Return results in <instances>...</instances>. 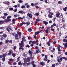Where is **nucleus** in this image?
Returning <instances> with one entry per match:
<instances>
[{"mask_svg":"<svg viewBox=\"0 0 67 67\" xmlns=\"http://www.w3.org/2000/svg\"><path fill=\"white\" fill-rule=\"evenodd\" d=\"M19 46L20 47L19 48V49H22L23 51L24 49L23 48V47H24V43H23V41H21V43L19 44Z\"/></svg>","mask_w":67,"mask_h":67,"instance_id":"1","label":"nucleus"},{"mask_svg":"<svg viewBox=\"0 0 67 67\" xmlns=\"http://www.w3.org/2000/svg\"><path fill=\"white\" fill-rule=\"evenodd\" d=\"M8 28H9V29H12V27L11 26L9 25L7 27V30L8 32H10V30L8 29Z\"/></svg>","mask_w":67,"mask_h":67,"instance_id":"2","label":"nucleus"},{"mask_svg":"<svg viewBox=\"0 0 67 67\" xmlns=\"http://www.w3.org/2000/svg\"><path fill=\"white\" fill-rule=\"evenodd\" d=\"M60 15V13L59 12H58L56 14V15L57 16V17H58V18H60V16H59Z\"/></svg>","mask_w":67,"mask_h":67,"instance_id":"3","label":"nucleus"},{"mask_svg":"<svg viewBox=\"0 0 67 67\" xmlns=\"http://www.w3.org/2000/svg\"><path fill=\"white\" fill-rule=\"evenodd\" d=\"M15 39H16V40H18V39H19V38H18V36H19V35L18 34H16L15 35Z\"/></svg>","mask_w":67,"mask_h":67,"instance_id":"4","label":"nucleus"},{"mask_svg":"<svg viewBox=\"0 0 67 67\" xmlns=\"http://www.w3.org/2000/svg\"><path fill=\"white\" fill-rule=\"evenodd\" d=\"M17 34L19 36V38H20V36L21 35V32H19V31H18L17 32Z\"/></svg>","mask_w":67,"mask_h":67,"instance_id":"5","label":"nucleus"},{"mask_svg":"<svg viewBox=\"0 0 67 67\" xmlns=\"http://www.w3.org/2000/svg\"><path fill=\"white\" fill-rule=\"evenodd\" d=\"M29 53L30 54H31L30 56H32V54H33V52L32 51H31L30 50L29 51Z\"/></svg>","mask_w":67,"mask_h":67,"instance_id":"6","label":"nucleus"},{"mask_svg":"<svg viewBox=\"0 0 67 67\" xmlns=\"http://www.w3.org/2000/svg\"><path fill=\"white\" fill-rule=\"evenodd\" d=\"M43 23L45 25H47V24H48V22H46L45 21H43Z\"/></svg>","mask_w":67,"mask_h":67,"instance_id":"7","label":"nucleus"},{"mask_svg":"<svg viewBox=\"0 0 67 67\" xmlns=\"http://www.w3.org/2000/svg\"><path fill=\"white\" fill-rule=\"evenodd\" d=\"M63 45H64L65 47L66 48H67V43H65L64 42L63 43Z\"/></svg>","mask_w":67,"mask_h":67,"instance_id":"8","label":"nucleus"},{"mask_svg":"<svg viewBox=\"0 0 67 67\" xmlns=\"http://www.w3.org/2000/svg\"><path fill=\"white\" fill-rule=\"evenodd\" d=\"M47 55H45V58L44 59V61H47Z\"/></svg>","mask_w":67,"mask_h":67,"instance_id":"9","label":"nucleus"},{"mask_svg":"<svg viewBox=\"0 0 67 67\" xmlns=\"http://www.w3.org/2000/svg\"><path fill=\"white\" fill-rule=\"evenodd\" d=\"M27 15L28 16H29V17L30 18H32V14H30L29 13H28L27 14Z\"/></svg>","mask_w":67,"mask_h":67,"instance_id":"10","label":"nucleus"},{"mask_svg":"<svg viewBox=\"0 0 67 67\" xmlns=\"http://www.w3.org/2000/svg\"><path fill=\"white\" fill-rule=\"evenodd\" d=\"M4 23V21L3 20L0 21V25H2Z\"/></svg>","mask_w":67,"mask_h":67,"instance_id":"11","label":"nucleus"},{"mask_svg":"<svg viewBox=\"0 0 67 67\" xmlns=\"http://www.w3.org/2000/svg\"><path fill=\"white\" fill-rule=\"evenodd\" d=\"M67 7H65V8H63V10L64 11H67Z\"/></svg>","mask_w":67,"mask_h":67,"instance_id":"12","label":"nucleus"},{"mask_svg":"<svg viewBox=\"0 0 67 67\" xmlns=\"http://www.w3.org/2000/svg\"><path fill=\"white\" fill-rule=\"evenodd\" d=\"M7 35L5 34H4L3 35V37H4V38H5V37H7Z\"/></svg>","mask_w":67,"mask_h":67,"instance_id":"13","label":"nucleus"},{"mask_svg":"<svg viewBox=\"0 0 67 67\" xmlns=\"http://www.w3.org/2000/svg\"><path fill=\"white\" fill-rule=\"evenodd\" d=\"M40 33V31H37L35 33V35H38Z\"/></svg>","mask_w":67,"mask_h":67,"instance_id":"14","label":"nucleus"},{"mask_svg":"<svg viewBox=\"0 0 67 67\" xmlns=\"http://www.w3.org/2000/svg\"><path fill=\"white\" fill-rule=\"evenodd\" d=\"M48 16L49 18H52L53 17V16L50 14L48 15Z\"/></svg>","mask_w":67,"mask_h":67,"instance_id":"15","label":"nucleus"},{"mask_svg":"<svg viewBox=\"0 0 67 67\" xmlns=\"http://www.w3.org/2000/svg\"><path fill=\"white\" fill-rule=\"evenodd\" d=\"M18 64L19 65H23V64L21 63V62L20 61L19 62Z\"/></svg>","mask_w":67,"mask_h":67,"instance_id":"16","label":"nucleus"},{"mask_svg":"<svg viewBox=\"0 0 67 67\" xmlns=\"http://www.w3.org/2000/svg\"><path fill=\"white\" fill-rule=\"evenodd\" d=\"M3 48L5 49H6L7 48V46H4L3 47Z\"/></svg>","mask_w":67,"mask_h":67,"instance_id":"17","label":"nucleus"},{"mask_svg":"<svg viewBox=\"0 0 67 67\" xmlns=\"http://www.w3.org/2000/svg\"><path fill=\"white\" fill-rule=\"evenodd\" d=\"M48 12L50 14H51V15H54V14L52 12H51L50 10Z\"/></svg>","mask_w":67,"mask_h":67,"instance_id":"18","label":"nucleus"},{"mask_svg":"<svg viewBox=\"0 0 67 67\" xmlns=\"http://www.w3.org/2000/svg\"><path fill=\"white\" fill-rule=\"evenodd\" d=\"M28 31H29V32H31V31H32V29H31L30 28H29Z\"/></svg>","mask_w":67,"mask_h":67,"instance_id":"19","label":"nucleus"},{"mask_svg":"<svg viewBox=\"0 0 67 67\" xmlns=\"http://www.w3.org/2000/svg\"><path fill=\"white\" fill-rule=\"evenodd\" d=\"M24 13V12L22 11V10H20L18 12L19 13Z\"/></svg>","mask_w":67,"mask_h":67,"instance_id":"20","label":"nucleus"},{"mask_svg":"<svg viewBox=\"0 0 67 67\" xmlns=\"http://www.w3.org/2000/svg\"><path fill=\"white\" fill-rule=\"evenodd\" d=\"M30 24V23L29 21H28L27 22V26L29 25Z\"/></svg>","mask_w":67,"mask_h":67,"instance_id":"21","label":"nucleus"},{"mask_svg":"<svg viewBox=\"0 0 67 67\" xmlns=\"http://www.w3.org/2000/svg\"><path fill=\"white\" fill-rule=\"evenodd\" d=\"M14 20H15V19H13L12 20L13 23V24H15Z\"/></svg>","mask_w":67,"mask_h":67,"instance_id":"22","label":"nucleus"},{"mask_svg":"<svg viewBox=\"0 0 67 67\" xmlns=\"http://www.w3.org/2000/svg\"><path fill=\"white\" fill-rule=\"evenodd\" d=\"M22 41H23L24 42H25L26 41V40H25V38H22Z\"/></svg>","mask_w":67,"mask_h":67,"instance_id":"23","label":"nucleus"},{"mask_svg":"<svg viewBox=\"0 0 67 67\" xmlns=\"http://www.w3.org/2000/svg\"><path fill=\"white\" fill-rule=\"evenodd\" d=\"M48 29H47L45 30V32L46 33H48Z\"/></svg>","mask_w":67,"mask_h":67,"instance_id":"24","label":"nucleus"},{"mask_svg":"<svg viewBox=\"0 0 67 67\" xmlns=\"http://www.w3.org/2000/svg\"><path fill=\"white\" fill-rule=\"evenodd\" d=\"M25 8V7L24 5H23L21 7V9H24V8Z\"/></svg>","mask_w":67,"mask_h":67,"instance_id":"25","label":"nucleus"},{"mask_svg":"<svg viewBox=\"0 0 67 67\" xmlns=\"http://www.w3.org/2000/svg\"><path fill=\"white\" fill-rule=\"evenodd\" d=\"M19 60H20V57H19L17 59V61H16V62H18V61H19Z\"/></svg>","mask_w":67,"mask_h":67,"instance_id":"26","label":"nucleus"},{"mask_svg":"<svg viewBox=\"0 0 67 67\" xmlns=\"http://www.w3.org/2000/svg\"><path fill=\"white\" fill-rule=\"evenodd\" d=\"M62 2L61 1H59L58 2V4H62Z\"/></svg>","mask_w":67,"mask_h":67,"instance_id":"27","label":"nucleus"},{"mask_svg":"<svg viewBox=\"0 0 67 67\" xmlns=\"http://www.w3.org/2000/svg\"><path fill=\"white\" fill-rule=\"evenodd\" d=\"M18 2L19 3H22V2H23V1L21 0H20L18 1Z\"/></svg>","mask_w":67,"mask_h":67,"instance_id":"28","label":"nucleus"},{"mask_svg":"<svg viewBox=\"0 0 67 67\" xmlns=\"http://www.w3.org/2000/svg\"><path fill=\"white\" fill-rule=\"evenodd\" d=\"M66 40H67V39H64L63 40V41L64 42H66Z\"/></svg>","mask_w":67,"mask_h":67,"instance_id":"29","label":"nucleus"},{"mask_svg":"<svg viewBox=\"0 0 67 67\" xmlns=\"http://www.w3.org/2000/svg\"><path fill=\"white\" fill-rule=\"evenodd\" d=\"M5 56H6V55H5V54H4L3 55V57L4 58H5Z\"/></svg>","mask_w":67,"mask_h":67,"instance_id":"30","label":"nucleus"},{"mask_svg":"<svg viewBox=\"0 0 67 67\" xmlns=\"http://www.w3.org/2000/svg\"><path fill=\"white\" fill-rule=\"evenodd\" d=\"M31 5H32V6H33V5H36V3H35L34 4V3H32L31 4Z\"/></svg>","mask_w":67,"mask_h":67,"instance_id":"31","label":"nucleus"},{"mask_svg":"<svg viewBox=\"0 0 67 67\" xmlns=\"http://www.w3.org/2000/svg\"><path fill=\"white\" fill-rule=\"evenodd\" d=\"M9 61H13L14 60L12 59H9Z\"/></svg>","mask_w":67,"mask_h":67,"instance_id":"32","label":"nucleus"},{"mask_svg":"<svg viewBox=\"0 0 67 67\" xmlns=\"http://www.w3.org/2000/svg\"><path fill=\"white\" fill-rule=\"evenodd\" d=\"M11 18V16H9L7 17V19H10Z\"/></svg>","mask_w":67,"mask_h":67,"instance_id":"33","label":"nucleus"},{"mask_svg":"<svg viewBox=\"0 0 67 67\" xmlns=\"http://www.w3.org/2000/svg\"><path fill=\"white\" fill-rule=\"evenodd\" d=\"M38 15H39V13H36L35 14V15H36V16H38Z\"/></svg>","mask_w":67,"mask_h":67,"instance_id":"34","label":"nucleus"},{"mask_svg":"<svg viewBox=\"0 0 67 67\" xmlns=\"http://www.w3.org/2000/svg\"><path fill=\"white\" fill-rule=\"evenodd\" d=\"M8 42H9V40H5V43H8Z\"/></svg>","mask_w":67,"mask_h":67,"instance_id":"35","label":"nucleus"},{"mask_svg":"<svg viewBox=\"0 0 67 67\" xmlns=\"http://www.w3.org/2000/svg\"><path fill=\"white\" fill-rule=\"evenodd\" d=\"M27 59L28 61L29 62H30V58H27Z\"/></svg>","mask_w":67,"mask_h":67,"instance_id":"36","label":"nucleus"},{"mask_svg":"<svg viewBox=\"0 0 67 67\" xmlns=\"http://www.w3.org/2000/svg\"><path fill=\"white\" fill-rule=\"evenodd\" d=\"M12 55L13 57H15V54L13 53L12 54Z\"/></svg>","mask_w":67,"mask_h":67,"instance_id":"37","label":"nucleus"},{"mask_svg":"<svg viewBox=\"0 0 67 67\" xmlns=\"http://www.w3.org/2000/svg\"><path fill=\"white\" fill-rule=\"evenodd\" d=\"M9 10H13V8H9Z\"/></svg>","mask_w":67,"mask_h":67,"instance_id":"38","label":"nucleus"},{"mask_svg":"<svg viewBox=\"0 0 67 67\" xmlns=\"http://www.w3.org/2000/svg\"><path fill=\"white\" fill-rule=\"evenodd\" d=\"M57 60L58 62V63H60L61 62V61H60V60H59V59H57Z\"/></svg>","mask_w":67,"mask_h":67,"instance_id":"39","label":"nucleus"},{"mask_svg":"<svg viewBox=\"0 0 67 67\" xmlns=\"http://www.w3.org/2000/svg\"><path fill=\"white\" fill-rule=\"evenodd\" d=\"M41 65H44V63L42 62H41L40 63Z\"/></svg>","mask_w":67,"mask_h":67,"instance_id":"40","label":"nucleus"},{"mask_svg":"<svg viewBox=\"0 0 67 67\" xmlns=\"http://www.w3.org/2000/svg\"><path fill=\"white\" fill-rule=\"evenodd\" d=\"M2 60L3 61V62H4V61H5V58H3L2 59Z\"/></svg>","mask_w":67,"mask_h":67,"instance_id":"41","label":"nucleus"},{"mask_svg":"<svg viewBox=\"0 0 67 67\" xmlns=\"http://www.w3.org/2000/svg\"><path fill=\"white\" fill-rule=\"evenodd\" d=\"M30 58L31 59H33V57L32 56H30Z\"/></svg>","mask_w":67,"mask_h":67,"instance_id":"42","label":"nucleus"},{"mask_svg":"<svg viewBox=\"0 0 67 67\" xmlns=\"http://www.w3.org/2000/svg\"><path fill=\"white\" fill-rule=\"evenodd\" d=\"M23 23H21L19 25V26H22V25H23Z\"/></svg>","mask_w":67,"mask_h":67,"instance_id":"43","label":"nucleus"},{"mask_svg":"<svg viewBox=\"0 0 67 67\" xmlns=\"http://www.w3.org/2000/svg\"><path fill=\"white\" fill-rule=\"evenodd\" d=\"M32 44H36V41H33L32 42Z\"/></svg>","mask_w":67,"mask_h":67,"instance_id":"44","label":"nucleus"},{"mask_svg":"<svg viewBox=\"0 0 67 67\" xmlns=\"http://www.w3.org/2000/svg\"><path fill=\"white\" fill-rule=\"evenodd\" d=\"M16 48V46H15L14 47L13 49L14 50H15V49Z\"/></svg>","mask_w":67,"mask_h":67,"instance_id":"45","label":"nucleus"},{"mask_svg":"<svg viewBox=\"0 0 67 67\" xmlns=\"http://www.w3.org/2000/svg\"><path fill=\"white\" fill-rule=\"evenodd\" d=\"M62 58L64 59H65V60H67V58L65 57H62Z\"/></svg>","mask_w":67,"mask_h":67,"instance_id":"46","label":"nucleus"},{"mask_svg":"<svg viewBox=\"0 0 67 67\" xmlns=\"http://www.w3.org/2000/svg\"><path fill=\"white\" fill-rule=\"evenodd\" d=\"M13 64L14 65H16V64H17V63H16V62H14L13 63Z\"/></svg>","mask_w":67,"mask_h":67,"instance_id":"47","label":"nucleus"},{"mask_svg":"<svg viewBox=\"0 0 67 67\" xmlns=\"http://www.w3.org/2000/svg\"><path fill=\"white\" fill-rule=\"evenodd\" d=\"M58 51H59V52H60V51H61L60 49V48H58Z\"/></svg>","mask_w":67,"mask_h":67,"instance_id":"48","label":"nucleus"},{"mask_svg":"<svg viewBox=\"0 0 67 67\" xmlns=\"http://www.w3.org/2000/svg\"><path fill=\"white\" fill-rule=\"evenodd\" d=\"M4 39V38L2 37H1V38H0V40H3Z\"/></svg>","mask_w":67,"mask_h":67,"instance_id":"49","label":"nucleus"},{"mask_svg":"<svg viewBox=\"0 0 67 67\" xmlns=\"http://www.w3.org/2000/svg\"><path fill=\"white\" fill-rule=\"evenodd\" d=\"M23 18H22L21 17H18V19L19 20H20V19H23Z\"/></svg>","mask_w":67,"mask_h":67,"instance_id":"50","label":"nucleus"},{"mask_svg":"<svg viewBox=\"0 0 67 67\" xmlns=\"http://www.w3.org/2000/svg\"><path fill=\"white\" fill-rule=\"evenodd\" d=\"M16 34L15 33H13V34H12V35H13V36H15L16 35Z\"/></svg>","mask_w":67,"mask_h":67,"instance_id":"51","label":"nucleus"},{"mask_svg":"<svg viewBox=\"0 0 67 67\" xmlns=\"http://www.w3.org/2000/svg\"><path fill=\"white\" fill-rule=\"evenodd\" d=\"M34 64V61L32 62H31V65H33Z\"/></svg>","mask_w":67,"mask_h":67,"instance_id":"52","label":"nucleus"},{"mask_svg":"<svg viewBox=\"0 0 67 67\" xmlns=\"http://www.w3.org/2000/svg\"><path fill=\"white\" fill-rule=\"evenodd\" d=\"M36 21H40V20L38 19H37L36 20Z\"/></svg>","mask_w":67,"mask_h":67,"instance_id":"53","label":"nucleus"},{"mask_svg":"<svg viewBox=\"0 0 67 67\" xmlns=\"http://www.w3.org/2000/svg\"><path fill=\"white\" fill-rule=\"evenodd\" d=\"M9 3H10V2L9 1H7L5 2L6 4H8Z\"/></svg>","mask_w":67,"mask_h":67,"instance_id":"54","label":"nucleus"},{"mask_svg":"<svg viewBox=\"0 0 67 67\" xmlns=\"http://www.w3.org/2000/svg\"><path fill=\"white\" fill-rule=\"evenodd\" d=\"M2 18L4 19H5V16H3L2 17Z\"/></svg>","mask_w":67,"mask_h":67,"instance_id":"55","label":"nucleus"},{"mask_svg":"<svg viewBox=\"0 0 67 67\" xmlns=\"http://www.w3.org/2000/svg\"><path fill=\"white\" fill-rule=\"evenodd\" d=\"M4 15H5L6 16H7V15H8V14L6 13H4Z\"/></svg>","mask_w":67,"mask_h":67,"instance_id":"56","label":"nucleus"},{"mask_svg":"<svg viewBox=\"0 0 67 67\" xmlns=\"http://www.w3.org/2000/svg\"><path fill=\"white\" fill-rule=\"evenodd\" d=\"M30 46L31 47H33V46H34V44H33V43H32L30 45Z\"/></svg>","mask_w":67,"mask_h":67,"instance_id":"57","label":"nucleus"},{"mask_svg":"<svg viewBox=\"0 0 67 67\" xmlns=\"http://www.w3.org/2000/svg\"><path fill=\"white\" fill-rule=\"evenodd\" d=\"M11 52H12V50H10L9 51V53H11V54L12 53Z\"/></svg>","mask_w":67,"mask_h":67,"instance_id":"58","label":"nucleus"},{"mask_svg":"<svg viewBox=\"0 0 67 67\" xmlns=\"http://www.w3.org/2000/svg\"><path fill=\"white\" fill-rule=\"evenodd\" d=\"M8 22H10V21H11V19H8Z\"/></svg>","mask_w":67,"mask_h":67,"instance_id":"59","label":"nucleus"},{"mask_svg":"<svg viewBox=\"0 0 67 67\" xmlns=\"http://www.w3.org/2000/svg\"><path fill=\"white\" fill-rule=\"evenodd\" d=\"M4 22H8V20L7 19H5L4 20Z\"/></svg>","mask_w":67,"mask_h":67,"instance_id":"60","label":"nucleus"},{"mask_svg":"<svg viewBox=\"0 0 67 67\" xmlns=\"http://www.w3.org/2000/svg\"><path fill=\"white\" fill-rule=\"evenodd\" d=\"M24 56L25 57H26L27 56V55L26 54H25L24 55Z\"/></svg>","mask_w":67,"mask_h":67,"instance_id":"61","label":"nucleus"},{"mask_svg":"<svg viewBox=\"0 0 67 67\" xmlns=\"http://www.w3.org/2000/svg\"><path fill=\"white\" fill-rule=\"evenodd\" d=\"M35 48L36 49H38V47L36 46L35 47Z\"/></svg>","mask_w":67,"mask_h":67,"instance_id":"62","label":"nucleus"},{"mask_svg":"<svg viewBox=\"0 0 67 67\" xmlns=\"http://www.w3.org/2000/svg\"><path fill=\"white\" fill-rule=\"evenodd\" d=\"M30 64H31L30 63H27V66H29V65H30Z\"/></svg>","mask_w":67,"mask_h":67,"instance_id":"63","label":"nucleus"},{"mask_svg":"<svg viewBox=\"0 0 67 67\" xmlns=\"http://www.w3.org/2000/svg\"><path fill=\"white\" fill-rule=\"evenodd\" d=\"M52 67H55V64H52Z\"/></svg>","mask_w":67,"mask_h":67,"instance_id":"64","label":"nucleus"}]
</instances>
